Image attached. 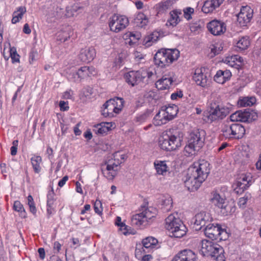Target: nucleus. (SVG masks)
<instances>
[{"label": "nucleus", "instance_id": "obj_1", "mask_svg": "<svg viewBox=\"0 0 261 261\" xmlns=\"http://www.w3.org/2000/svg\"><path fill=\"white\" fill-rule=\"evenodd\" d=\"M210 171V164L208 162L201 160L195 162L188 169L186 179L185 181L188 190H197L207 178Z\"/></svg>", "mask_w": 261, "mask_h": 261}, {"label": "nucleus", "instance_id": "obj_2", "mask_svg": "<svg viewBox=\"0 0 261 261\" xmlns=\"http://www.w3.org/2000/svg\"><path fill=\"white\" fill-rule=\"evenodd\" d=\"M165 227L171 237L180 238L187 232V228L177 213L169 215L165 219Z\"/></svg>", "mask_w": 261, "mask_h": 261}, {"label": "nucleus", "instance_id": "obj_3", "mask_svg": "<svg viewBox=\"0 0 261 261\" xmlns=\"http://www.w3.org/2000/svg\"><path fill=\"white\" fill-rule=\"evenodd\" d=\"M180 52L176 49L162 48L154 55V64L161 68L169 66L179 57Z\"/></svg>", "mask_w": 261, "mask_h": 261}, {"label": "nucleus", "instance_id": "obj_4", "mask_svg": "<svg viewBox=\"0 0 261 261\" xmlns=\"http://www.w3.org/2000/svg\"><path fill=\"white\" fill-rule=\"evenodd\" d=\"M200 251L203 256H211L217 261H225L223 248L219 244L211 241L203 240L200 243Z\"/></svg>", "mask_w": 261, "mask_h": 261}, {"label": "nucleus", "instance_id": "obj_5", "mask_svg": "<svg viewBox=\"0 0 261 261\" xmlns=\"http://www.w3.org/2000/svg\"><path fill=\"white\" fill-rule=\"evenodd\" d=\"M178 108L175 105H169L162 107L154 116L153 123L155 126H161L172 120L177 115Z\"/></svg>", "mask_w": 261, "mask_h": 261}, {"label": "nucleus", "instance_id": "obj_6", "mask_svg": "<svg viewBox=\"0 0 261 261\" xmlns=\"http://www.w3.org/2000/svg\"><path fill=\"white\" fill-rule=\"evenodd\" d=\"M182 138L179 133L173 135L163 134L159 139V146L161 149L166 151L176 150L181 145Z\"/></svg>", "mask_w": 261, "mask_h": 261}, {"label": "nucleus", "instance_id": "obj_7", "mask_svg": "<svg viewBox=\"0 0 261 261\" xmlns=\"http://www.w3.org/2000/svg\"><path fill=\"white\" fill-rule=\"evenodd\" d=\"M122 98L115 97L107 100L103 105L102 115L105 117H112L119 114L123 107Z\"/></svg>", "mask_w": 261, "mask_h": 261}, {"label": "nucleus", "instance_id": "obj_8", "mask_svg": "<svg viewBox=\"0 0 261 261\" xmlns=\"http://www.w3.org/2000/svg\"><path fill=\"white\" fill-rule=\"evenodd\" d=\"M158 211L153 207L145 208L142 212L134 215L132 218L133 225L137 226H146L150 220L155 217Z\"/></svg>", "mask_w": 261, "mask_h": 261}, {"label": "nucleus", "instance_id": "obj_9", "mask_svg": "<svg viewBox=\"0 0 261 261\" xmlns=\"http://www.w3.org/2000/svg\"><path fill=\"white\" fill-rule=\"evenodd\" d=\"M209 115L208 119L214 121L225 118L230 112L228 107L220 105L218 99H214L210 106Z\"/></svg>", "mask_w": 261, "mask_h": 261}, {"label": "nucleus", "instance_id": "obj_10", "mask_svg": "<svg viewBox=\"0 0 261 261\" xmlns=\"http://www.w3.org/2000/svg\"><path fill=\"white\" fill-rule=\"evenodd\" d=\"M114 160H110L107 164L105 169H102V174L108 180H113L117 175L120 168V165L122 163L118 157V153L113 155Z\"/></svg>", "mask_w": 261, "mask_h": 261}, {"label": "nucleus", "instance_id": "obj_11", "mask_svg": "<svg viewBox=\"0 0 261 261\" xmlns=\"http://www.w3.org/2000/svg\"><path fill=\"white\" fill-rule=\"evenodd\" d=\"M128 23V19L125 16L119 14H114L109 20L110 30L115 33L121 32L126 28Z\"/></svg>", "mask_w": 261, "mask_h": 261}, {"label": "nucleus", "instance_id": "obj_12", "mask_svg": "<svg viewBox=\"0 0 261 261\" xmlns=\"http://www.w3.org/2000/svg\"><path fill=\"white\" fill-rule=\"evenodd\" d=\"M252 183V176L250 174H241L233 184L232 187L234 192L237 194L244 192Z\"/></svg>", "mask_w": 261, "mask_h": 261}, {"label": "nucleus", "instance_id": "obj_13", "mask_svg": "<svg viewBox=\"0 0 261 261\" xmlns=\"http://www.w3.org/2000/svg\"><path fill=\"white\" fill-rule=\"evenodd\" d=\"M204 231L205 236L213 240L222 239L221 236L226 233L225 230L222 229L219 224L211 223L206 225Z\"/></svg>", "mask_w": 261, "mask_h": 261}, {"label": "nucleus", "instance_id": "obj_14", "mask_svg": "<svg viewBox=\"0 0 261 261\" xmlns=\"http://www.w3.org/2000/svg\"><path fill=\"white\" fill-rule=\"evenodd\" d=\"M146 73L141 70H132L124 75L126 82L132 86H135L139 84L144 79Z\"/></svg>", "mask_w": 261, "mask_h": 261}, {"label": "nucleus", "instance_id": "obj_15", "mask_svg": "<svg viewBox=\"0 0 261 261\" xmlns=\"http://www.w3.org/2000/svg\"><path fill=\"white\" fill-rule=\"evenodd\" d=\"M226 199L225 196L221 195L217 192L214 191L211 193L210 201L211 203L214 206L222 209V212L223 214L227 215L228 212L226 211V212H223V210H227L230 207V206L225 204Z\"/></svg>", "mask_w": 261, "mask_h": 261}, {"label": "nucleus", "instance_id": "obj_16", "mask_svg": "<svg viewBox=\"0 0 261 261\" xmlns=\"http://www.w3.org/2000/svg\"><path fill=\"white\" fill-rule=\"evenodd\" d=\"M253 10L248 6H242L237 15V20L241 26H246L252 18Z\"/></svg>", "mask_w": 261, "mask_h": 261}, {"label": "nucleus", "instance_id": "obj_17", "mask_svg": "<svg viewBox=\"0 0 261 261\" xmlns=\"http://www.w3.org/2000/svg\"><path fill=\"white\" fill-rule=\"evenodd\" d=\"M175 79V74L172 72H169L168 74L164 75L161 79L156 82V87L161 90L168 89Z\"/></svg>", "mask_w": 261, "mask_h": 261}, {"label": "nucleus", "instance_id": "obj_18", "mask_svg": "<svg viewBox=\"0 0 261 261\" xmlns=\"http://www.w3.org/2000/svg\"><path fill=\"white\" fill-rule=\"evenodd\" d=\"M207 28L209 32L215 36L221 35L226 31L225 23L217 20H214L208 22Z\"/></svg>", "mask_w": 261, "mask_h": 261}, {"label": "nucleus", "instance_id": "obj_19", "mask_svg": "<svg viewBox=\"0 0 261 261\" xmlns=\"http://www.w3.org/2000/svg\"><path fill=\"white\" fill-rule=\"evenodd\" d=\"M194 219L195 225L200 226V229L202 226L206 225L207 223L212 221L213 217L209 212L201 211L195 215Z\"/></svg>", "mask_w": 261, "mask_h": 261}, {"label": "nucleus", "instance_id": "obj_20", "mask_svg": "<svg viewBox=\"0 0 261 261\" xmlns=\"http://www.w3.org/2000/svg\"><path fill=\"white\" fill-rule=\"evenodd\" d=\"M47 15L55 19L64 18V8L59 4L53 3L48 8Z\"/></svg>", "mask_w": 261, "mask_h": 261}, {"label": "nucleus", "instance_id": "obj_21", "mask_svg": "<svg viewBox=\"0 0 261 261\" xmlns=\"http://www.w3.org/2000/svg\"><path fill=\"white\" fill-rule=\"evenodd\" d=\"M204 131L202 130L200 131L199 129L193 130L190 134L188 142L201 148L204 141Z\"/></svg>", "mask_w": 261, "mask_h": 261}, {"label": "nucleus", "instance_id": "obj_22", "mask_svg": "<svg viewBox=\"0 0 261 261\" xmlns=\"http://www.w3.org/2000/svg\"><path fill=\"white\" fill-rule=\"evenodd\" d=\"M171 261H198V258L193 251L184 250L177 254Z\"/></svg>", "mask_w": 261, "mask_h": 261}, {"label": "nucleus", "instance_id": "obj_23", "mask_svg": "<svg viewBox=\"0 0 261 261\" xmlns=\"http://www.w3.org/2000/svg\"><path fill=\"white\" fill-rule=\"evenodd\" d=\"M193 79L197 85L202 87H206L209 84V80L207 76L204 74L201 68L196 69Z\"/></svg>", "mask_w": 261, "mask_h": 261}, {"label": "nucleus", "instance_id": "obj_24", "mask_svg": "<svg viewBox=\"0 0 261 261\" xmlns=\"http://www.w3.org/2000/svg\"><path fill=\"white\" fill-rule=\"evenodd\" d=\"M96 56L95 49L93 47L82 48L80 51L79 58L84 62H89L92 61Z\"/></svg>", "mask_w": 261, "mask_h": 261}, {"label": "nucleus", "instance_id": "obj_25", "mask_svg": "<svg viewBox=\"0 0 261 261\" xmlns=\"http://www.w3.org/2000/svg\"><path fill=\"white\" fill-rule=\"evenodd\" d=\"M224 0H206L203 5L202 11L204 13L212 12L218 8Z\"/></svg>", "mask_w": 261, "mask_h": 261}, {"label": "nucleus", "instance_id": "obj_26", "mask_svg": "<svg viewBox=\"0 0 261 261\" xmlns=\"http://www.w3.org/2000/svg\"><path fill=\"white\" fill-rule=\"evenodd\" d=\"M232 76L229 70H219L214 76V80L217 83L223 84L229 81Z\"/></svg>", "mask_w": 261, "mask_h": 261}, {"label": "nucleus", "instance_id": "obj_27", "mask_svg": "<svg viewBox=\"0 0 261 261\" xmlns=\"http://www.w3.org/2000/svg\"><path fill=\"white\" fill-rule=\"evenodd\" d=\"M223 62L232 67L239 68L243 62V59L239 55H233L225 57Z\"/></svg>", "mask_w": 261, "mask_h": 261}, {"label": "nucleus", "instance_id": "obj_28", "mask_svg": "<svg viewBox=\"0 0 261 261\" xmlns=\"http://www.w3.org/2000/svg\"><path fill=\"white\" fill-rule=\"evenodd\" d=\"M92 69H93L92 68H90L87 66L82 67L77 72L73 73L71 75V77L69 78L74 82L80 81L82 79L89 76L90 70Z\"/></svg>", "mask_w": 261, "mask_h": 261}, {"label": "nucleus", "instance_id": "obj_29", "mask_svg": "<svg viewBox=\"0 0 261 261\" xmlns=\"http://www.w3.org/2000/svg\"><path fill=\"white\" fill-rule=\"evenodd\" d=\"M250 113L247 111H239L231 114L230 119L231 121H241L246 122L249 121Z\"/></svg>", "mask_w": 261, "mask_h": 261}, {"label": "nucleus", "instance_id": "obj_30", "mask_svg": "<svg viewBox=\"0 0 261 261\" xmlns=\"http://www.w3.org/2000/svg\"><path fill=\"white\" fill-rule=\"evenodd\" d=\"M153 165L158 175H165L169 170L165 161L155 160Z\"/></svg>", "mask_w": 261, "mask_h": 261}, {"label": "nucleus", "instance_id": "obj_31", "mask_svg": "<svg viewBox=\"0 0 261 261\" xmlns=\"http://www.w3.org/2000/svg\"><path fill=\"white\" fill-rule=\"evenodd\" d=\"M148 22V17L143 13L139 12L135 16L134 23L138 27L145 28Z\"/></svg>", "mask_w": 261, "mask_h": 261}, {"label": "nucleus", "instance_id": "obj_32", "mask_svg": "<svg viewBox=\"0 0 261 261\" xmlns=\"http://www.w3.org/2000/svg\"><path fill=\"white\" fill-rule=\"evenodd\" d=\"M232 136L233 139H239L244 136L245 133V129L242 125L239 123H233L232 124Z\"/></svg>", "mask_w": 261, "mask_h": 261}, {"label": "nucleus", "instance_id": "obj_33", "mask_svg": "<svg viewBox=\"0 0 261 261\" xmlns=\"http://www.w3.org/2000/svg\"><path fill=\"white\" fill-rule=\"evenodd\" d=\"M81 9V7L78 4L66 7L65 9L64 8V18L74 16L75 13Z\"/></svg>", "mask_w": 261, "mask_h": 261}, {"label": "nucleus", "instance_id": "obj_34", "mask_svg": "<svg viewBox=\"0 0 261 261\" xmlns=\"http://www.w3.org/2000/svg\"><path fill=\"white\" fill-rule=\"evenodd\" d=\"M31 162L35 173H39L41 171L42 158L40 156L33 155L31 158Z\"/></svg>", "mask_w": 261, "mask_h": 261}, {"label": "nucleus", "instance_id": "obj_35", "mask_svg": "<svg viewBox=\"0 0 261 261\" xmlns=\"http://www.w3.org/2000/svg\"><path fill=\"white\" fill-rule=\"evenodd\" d=\"M26 8L25 7H19L17 8L13 13L12 23L13 24L19 22L22 18L23 14L26 12Z\"/></svg>", "mask_w": 261, "mask_h": 261}, {"label": "nucleus", "instance_id": "obj_36", "mask_svg": "<svg viewBox=\"0 0 261 261\" xmlns=\"http://www.w3.org/2000/svg\"><path fill=\"white\" fill-rule=\"evenodd\" d=\"M236 46L240 50L247 49L250 45V40L248 36H243L239 38L236 43Z\"/></svg>", "mask_w": 261, "mask_h": 261}, {"label": "nucleus", "instance_id": "obj_37", "mask_svg": "<svg viewBox=\"0 0 261 261\" xmlns=\"http://www.w3.org/2000/svg\"><path fill=\"white\" fill-rule=\"evenodd\" d=\"M172 199L168 195L162 200L161 209L164 213L170 211L172 207Z\"/></svg>", "mask_w": 261, "mask_h": 261}, {"label": "nucleus", "instance_id": "obj_38", "mask_svg": "<svg viewBox=\"0 0 261 261\" xmlns=\"http://www.w3.org/2000/svg\"><path fill=\"white\" fill-rule=\"evenodd\" d=\"M109 123H101L99 124H97V125L94 126V128L93 129V131L95 132L96 134H103L107 133L109 129Z\"/></svg>", "mask_w": 261, "mask_h": 261}, {"label": "nucleus", "instance_id": "obj_39", "mask_svg": "<svg viewBox=\"0 0 261 261\" xmlns=\"http://www.w3.org/2000/svg\"><path fill=\"white\" fill-rule=\"evenodd\" d=\"M158 243V240L153 237H147L142 241V245L146 249H152L155 247Z\"/></svg>", "mask_w": 261, "mask_h": 261}, {"label": "nucleus", "instance_id": "obj_40", "mask_svg": "<svg viewBox=\"0 0 261 261\" xmlns=\"http://www.w3.org/2000/svg\"><path fill=\"white\" fill-rule=\"evenodd\" d=\"M170 17L167 21V25L174 27L179 21L178 11H173L170 12Z\"/></svg>", "mask_w": 261, "mask_h": 261}, {"label": "nucleus", "instance_id": "obj_41", "mask_svg": "<svg viewBox=\"0 0 261 261\" xmlns=\"http://www.w3.org/2000/svg\"><path fill=\"white\" fill-rule=\"evenodd\" d=\"M201 148L197 147L193 144H190L189 142L188 144L185 147L184 152L185 154L187 156H191L194 155L197 151H198Z\"/></svg>", "mask_w": 261, "mask_h": 261}, {"label": "nucleus", "instance_id": "obj_42", "mask_svg": "<svg viewBox=\"0 0 261 261\" xmlns=\"http://www.w3.org/2000/svg\"><path fill=\"white\" fill-rule=\"evenodd\" d=\"M256 102V98L254 97H246L238 101V104L242 107H250Z\"/></svg>", "mask_w": 261, "mask_h": 261}, {"label": "nucleus", "instance_id": "obj_43", "mask_svg": "<svg viewBox=\"0 0 261 261\" xmlns=\"http://www.w3.org/2000/svg\"><path fill=\"white\" fill-rule=\"evenodd\" d=\"M221 132L222 135L226 139H233L232 136V124L226 125L225 124L222 128Z\"/></svg>", "mask_w": 261, "mask_h": 261}, {"label": "nucleus", "instance_id": "obj_44", "mask_svg": "<svg viewBox=\"0 0 261 261\" xmlns=\"http://www.w3.org/2000/svg\"><path fill=\"white\" fill-rule=\"evenodd\" d=\"M13 209L19 213L20 216L21 218H25L27 217V213L23 206V205L19 201H15L13 204Z\"/></svg>", "mask_w": 261, "mask_h": 261}, {"label": "nucleus", "instance_id": "obj_45", "mask_svg": "<svg viewBox=\"0 0 261 261\" xmlns=\"http://www.w3.org/2000/svg\"><path fill=\"white\" fill-rule=\"evenodd\" d=\"M172 5V2L171 0H166L158 4L156 8L160 12H164L169 9Z\"/></svg>", "mask_w": 261, "mask_h": 261}, {"label": "nucleus", "instance_id": "obj_46", "mask_svg": "<svg viewBox=\"0 0 261 261\" xmlns=\"http://www.w3.org/2000/svg\"><path fill=\"white\" fill-rule=\"evenodd\" d=\"M126 37H128L129 39V43L133 44L136 43L141 38L140 33L136 32H128L126 34Z\"/></svg>", "mask_w": 261, "mask_h": 261}, {"label": "nucleus", "instance_id": "obj_47", "mask_svg": "<svg viewBox=\"0 0 261 261\" xmlns=\"http://www.w3.org/2000/svg\"><path fill=\"white\" fill-rule=\"evenodd\" d=\"M92 93V89L91 88H85L81 91L80 98L83 101H86L90 98Z\"/></svg>", "mask_w": 261, "mask_h": 261}, {"label": "nucleus", "instance_id": "obj_48", "mask_svg": "<svg viewBox=\"0 0 261 261\" xmlns=\"http://www.w3.org/2000/svg\"><path fill=\"white\" fill-rule=\"evenodd\" d=\"M148 118V114L147 113H144L137 115L135 118L134 121L137 124L140 125L145 122Z\"/></svg>", "mask_w": 261, "mask_h": 261}, {"label": "nucleus", "instance_id": "obj_49", "mask_svg": "<svg viewBox=\"0 0 261 261\" xmlns=\"http://www.w3.org/2000/svg\"><path fill=\"white\" fill-rule=\"evenodd\" d=\"M10 51V56L12 60V62L13 63H19L20 56L17 53L16 49L15 47H11L9 48Z\"/></svg>", "mask_w": 261, "mask_h": 261}, {"label": "nucleus", "instance_id": "obj_50", "mask_svg": "<svg viewBox=\"0 0 261 261\" xmlns=\"http://www.w3.org/2000/svg\"><path fill=\"white\" fill-rule=\"evenodd\" d=\"M146 250V249L142 245H138L135 250L136 256L138 258H140L142 255H145V253L149 251Z\"/></svg>", "mask_w": 261, "mask_h": 261}, {"label": "nucleus", "instance_id": "obj_51", "mask_svg": "<svg viewBox=\"0 0 261 261\" xmlns=\"http://www.w3.org/2000/svg\"><path fill=\"white\" fill-rule=\"evenodd\" d=\"M95 212L101 216L102 214L103 207L101 202L99 200H96L94 204Z\"/></svg>", "mask_w": 261, "mask_h": 261}, {"label": "nucleus", "instance_id": "obj_52", "mask_svg": "<svg viewBox=\"0 0 261 261\" xmlns=\"http://www.w3.org/2000/svg\"><path fill=\"white\" fill-rule=\"evenodd\" d=\"M55 193L53 189L52 188L51 190H49L48 192L47 195V205H51L54 204V203L55 200Z\"/></svg>", "mask_w": 261, "mask_h": 261}, {"label": "nucleus", "instance_id": "obj_53", "mask_svg": "<svg viewBox=\"0 0 261 261\" xmlns=\"http://www.w3.org/2000/svg\"><path fill=\"white\" fill-rule=\"evenodd\" d=\"M184 17L187 19L190 20L192 18L191 15L194 13V9L191 7H187L184 9Z\"/></svg>", "mask_w": 261, "mask_h": 261}, {"label": "nucleus", "instance_id": "obj_54", "mask_svg": "<svg viewBox=\"0 0 261 261\" xmlns=\"http://www.w3.org/2000/svg\"><path fill=\"white\" fill-rule=\"evenodd\" d=\"M120 230L122 232L124 235L128 234H134L135 233L132 231L130 227L123 223L121 224L120 226Z\"/></svg>", "mask_w": 261, "mask_h": 261}, {"label": "nucleus", "instance_id": "obj_55", "mask_svg": "<svg viewBox=\"0 0 261 261\" xmlns=\"http://www.w3.org/2000/svg\"><path fill=\"white\" fill-rule=\"evenodd\" d=\"M57 37L58 40L65 42L69 38V35L65 32H59Z\"/></svg>", "mask_w": 261, "mask_h": 261}, {"label": "nucleus", "instance_id": "obj_56", "mask_svg": "<svg viewBox=\"0 0 261 261\" xmlns=\"http://www.w3.org/2000/svg\"><path fill=\"white\" fill-rule=\"evenodd\" d=\"M248 197L247 196H245L243 197H241L239 199L238 201V205L240 207L244 208L248 201Z\"/></svg>", "mask_w": 261, "mask_h": 261}, {"label": "nucleus", "instance_id": "obj_57", "mask_svg": "<svg viewBox=\"0 0 261 261\" xmlns=\"http://www.w3.org/2000/svg\"><path fill=\"white\" fill-rule=\"evenodd\" d=\"M159 35L158 32H153L148 37L147 42H155L158 39Z\"/></svg>", "mask_w": 261, "mask_h": 261}, {"label": "nucleus", "instance_id": "obj_58", "mask_svg": "<svg viewBox=\"0 0 261 261\" xmlns=\"http://www.w3.org/2000/svg\"><path fill=\"white\" fill-rule=\"evenodd\" d=\"M183 96L182 92L178 91L172 93L171 95V98L172 100L177 99L178 98H181Z\"/></svg>", "mask_w": 261, "mask_h": 261}, {"label": "nucleus", "instance_id": "obj_59", "mask_svg": "<svg viewBox=\"0 0 261 261\" xmlns=\"http://www.w3.org/2000/svg\"><path fill=\"white\" fill-rule=\"evenodd\" d=\"M62 245L59 242H55L54 244L53 249L54 253H58L61 249Z\"/></svg>", "mask_w": 261, "mask_h": 261}, {"label": "nucleus", "instance_id": "obj_60", "mask_svg": "<svg viewBox=\"0 0 261 261\" xmlns=\"http://www.w3.org/2000/svg\"><path fill=\"white\" fill-rule=\"evenodd\" d=\"M0 169L1 173L6 176V173H7V167L5 163H1L0 164Z\"/></svg>", "mask_w": 261, "mask_h": 261}, {"label": "nucleus", "instance_id": "obj_61", "mask_svg": "<svg viewBox=\"0 0 261 261\" xmlns=\"http://www.w3.org/2000/svg\"><path fill=\"white\" fill-rule=\"evenodd\" d=\"M71 241L72 243V245L71 246L72 247L76 248L80 246V241L78 238H73L71 239Z\"/></svg>", "mask_w": 261, "mask_h": 261}, {"label": "nucleus", "instance_id": "obj_62", "mask_svg": "<svg viewBox=\"0 0 261 261\" xmlns=\"http://www.w3.org/2000/svg\"><path fill=\"white\" fill-rule=\"evenodd\" d=\"M66 105V102L64 101H60L59 103V106L61 111H67L69 109V107L65 106Z\"/></svg>", "mask_w": 261, "mask_h": 261}, {"label": "nucleus", "instance_id": "obj_63", "mask_svg": "<svg viewBox=\"0 0 261 261\" xmlns=\"http://www.w3.org/2000/svg\"><path fill=\"white\" fill-rule=\"evenodd\" d=\"M39 257L41 259H43L45 256V252L43 248H39L38 250Z\"/></svg>", "mask_w": 261, "mask_h": 261}, {"label": "nucleus", "instance_id": "obj_64", "mask_svg": "<svg viewBox=\"0 0 261 261\" xmlns=\"http://www.w3.org/2000/svg\"><path fill=\"white\" fill-rule=\"evenodd\" d=\"M255 91L259 95H261V82H258L255 85Z\"/></svg>", "mask_w": 261, "mask_h": 261}]
</instances>
